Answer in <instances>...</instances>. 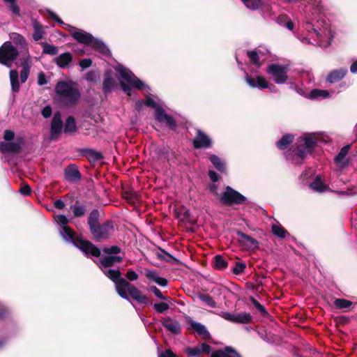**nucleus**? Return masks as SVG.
<instances>
[{"label":"nucleus","instance_id":"59","mask_svg":"<svg viewBox=\"0 0 357 357\" xmlns=\"http://www.w3.org/2000/svg\"><path fill=\"white\" fill-rule=\"evenodd\" d=\"M38 83L39 85L42 86L47 83L46 77L44 73H40L38 76Z\"/></svg>","mask_w":357,"mask_h":357},{"label":"nucleus","instance_id":"28","mask_svg":"<svg viewBox=\"0 0 357 357\" xmlns=\"http://www.w3.org/2000/svg\"><path fill=\"white\" fill-rule=\"evenodd\" d=\"M122 258L120 256H105L100 259V264L105 268L112 266L114 263L120 262Z\"/></svg>","mask_w":357,"mask_h":357},{"label":"nucleus","instance_id":"60","mask_svg":"<svg viewBox=\"0 0 357 357\" xmlns=\"http://www.w3.org/2000/svg\"><path fill=\"white\" fill-rule=\"evenodd\" d=\"M9 7L10 10L16 15H20V8L15 3V1L13 3L9 4Z\"/></svg>","mask_w":357,"mask_h":357},{"label":"nucleus","instance_id":"35","mask_svg":"<svg viewBox=\"0 0 357 357\" xmlns=\"http://www.w3.org/2000/svg\"><path fill=\"white\" fill-rule=\"evenodd\" d=\"M294 136L291 135H286L283 136L278 142L277 146L278 149L283 150L285 149L287 146L292 142Z\"/></svg>","mask_w":357,"mask_h":357},{"label":"nucleus","instance_id":"43","mask_svg":"<svg viewBox=\"0 0 357 357\" xmlns=\"http://www.w3.org/2000/svg\"><path fill=\"white\" fill-rule=\"evenodd\" d=\"M144 104L149 107H153L155 110L157 107H159L161 106L160 101H155L151 95L146 96V100L144 102Z\"/></svg>","mask_w":357,"mask_h":357},{"label":"nucleus","instance_id":"9","mask_svg":"<svg viewBox=\"0 0 357 357\" xmlns=\"http://www.w3.org/2000/svg\"><path fill=\"white\" fill-rule=\"evenodd\" d=\"M114 231V227L111 222H106L102 225L93 227L91 232L96 241H101L109 238Z\"/></svg>","mask_w":357,"mask_h":357},{"label":"nucleus","instance_id":"48","mask_svg":"<svg viewBox=\"0 0 357 357\" xmlns=\"http://www.w3.org/2000/svg\"><path fill=\"white\" fill-rule=\"evenodd\" d=\"M88 223L90 227V230L93 227H96L97 225H98L97 220V212L96 211H93L91 213L89 217Z\"/></svg>","mask_w":357,"mask_h":357},{"label":"nucleus","instance_id":"24","mask_svg":"<svg viewBox=\"0 0 357 357\" xmlns=\"http://www.w3.org/2000/svg\"><path fill=\"white\" fill-rule=\"evenodd\" d=\"M32 26L34 31L33 34V40L35 41L40 40L43 38L44 35L45 34L44 26L35 20H32Z\"/></svg>","mask_w":357,"mask_h":357},{"label":"nucleus","instance_id":"58","mask_svg":"<svg viewBox=\"0 0 357 357\" xmlns=\"http://www.w3.org/2000/svg\"><path fill=\"white\" fill-rule=\"evenodd\" d=\"M20 192L21 194L27 196L31 194V188L29 187V185H26L22 186L20 188Z\"/></svg>","mask_w":357,"mask_h":357},{"label":"nucleus","instance_id":"12","mask_svg":"<svg viewBox=\"0 0 357 357\" xmlns=\"http://www.w3.org/2000/svg\"><path fill=\"white\" fill-rule=\"evenodd\" d=\"M63 125L61 120V116L59 112H56L54 114L53 119L51 123L50 128V139L56 140L61 133Z\"/></svg>","mask_w":357,"mask_h":357},{"label":"nucleus","instance_id":"40","mask_svg":"<svg viewBox=\"0 0 357 357\" xmlns=\"http://www.w3.org/2000/svg\"><path fill=\"white\" fill-rule=\"evenodd\" d=\"M43 52L46 54L55 55L58 52L57 47L47 43H43Z\"/></svg>","mask_w":357,"mask_h":357},{"label":"nucleus","instance_id":"61","mask_svg":"<svg viewBox=\"0 0 357 357\" xmlns=\"http://www.w3.org/2000/svg\"><path fill=\"white\" fill-rule=\"evenodd\" d=\"M42 114L45 118H49L52 114V109L50 106H46L42 110Z\"/></svg>","mask_w":357,"mask_h":357},{"label":"nucleus","instance_id":"44","mask_svg":"<svg viewBox=\"0 0 357 357\" xmlns=\"http://www.w3.org/2000/svg\"><path fill=\"white\" fill-rule=\"evenodd\" d=\"M199 299L203 301L206 305L211 307H216L217 304L215 301L212 298V297L208 295H201L199 296Z\"/></svg>","mask_w":357,"mask_h":357},{"label":"nucleus","instance_id":"15","mask_svg":"<svg viewBox=\"0 0 357 357\" xmlns=\"http://www.w3.org/2000/svg\"><path fill=\"white\" fill-rule=\"evenodd\" d=\"M21 64L22 69L20 72V80L22 83H24L28 79L32 65L31 58L28 53H26L22 58Z\"/></svg>","mask_w":357,"mask_h":357},{"label":"nucleus","instance_id":"34","mask_svg":"<svg viewBox=\"0 0 357 357\" xmlns=\"http://www.w3.org/2000/svg\"><path fill=\"white\" fill-rule=\"evenodd\" d=\"M329 96V92L326 90L321 89H314L312 90L310 94L309 98L311 99H317V98H326Z\"/></svg>","mask_w":357,"mask_h":357},{"label":"nucleus","instance_id":"51","mask_svg":"<svg viewBox=\"0 0 357 357\" xmlns=\"http://www.w3.org/2000/svg\"><path fill=\"white\" fill-rule=\"evenodd\" d=\"M151 291L157 296L158 298L167 301L168 298L162 295L161 291L155 286H151L150 287Z\"/></svg>","mask_w":357,"mask_h":357},{"label":"nucleus","instance_id":"37","mask_svg":"<svg viewBox=\"0 0 357 357\" xmlns=\"http://www.w3.org/2000/svg\"><path fill=\"white\" fill-rule=\"evenodd\" d=\"M210 160L214 167L220 172H224L225 169V166L224 162L219 158L218 156L215 155H212L210 157Z\"/></svg>","mask_w":357,"mask_h":357},{"label":"nucleus","instance_id":"42","mask_svg":"<svg viewBox=\"0 0 357 357\" xmlns=\"http://www.w3.org/2000/svg\"><path fill=\"white\" fill-rule=\"evenodd\" d=\"M245 6L250 9L256 10L261 4V0H241Z\"/></svg>","mask_w":357,"mask_h":357},{"label":"nucleus","instance_id":"29","mask_svg":"<svg viewBox=\"0 0 357 357\" xmlns=\"http://www.w3.org/2000/svg\"><path fill=\"white\" fill-rule=\"evenodd\" d=\"M77 130L75 119L73 116H69L66 121L63 128V132L66 134H73Z\"/></svg>","mask_w":357,"mask_h":357},{"label":"nucleus","instance_id":"31","mask_svg":"<svg viewBox=\"0 0 357 357\" xmlns=\"http://www.w3.org/2000/svg\"><path fill=\"white\" fill-rule=\"evenodd\" d=\"M18 72L16 70H11L10 71V79L11 83V88L13 91H18L20 89V84L18 81Z\"/></svg>","mask_w":357,"mask_h":357},{"label":"nucleus","instance_id":"18","mask_svg":"<svg viewBox=\"0 0 357 357\" xmlns=\"http://www.w3.org/2000/svg\"><path fill=\"white\" fill-rule=\"evenodd\" d=\"M144 274L148 280L155 282L159 286L166 287L167 285V280L160 277L158 271L154 269H146Z\"/></svg>","mask_w":357,"mask_h":357},{"label":"nucleus","instance_id":"49","mask_svg":"<svg viewBox=\"0 0 357 357\" xmlns=\"http://www.w3.org/2000/svg\"><path fill=\"white\" fill-rule=\"evenodd\" d=\"M251 320V317L249 314H241L236 316L235 322L239 323H248Z\"/></svg>","mask_w":357,"mask_h":357},{"label":"nucleus","instance_id":"13","mask_svg":"<svg viewBox=\"0 0 357 357\" xmlns=\"http://www.w3.org/2000/svg\"><path fill=\"white\" fill-rule=\"evenodd\" d=\"M155 112V118L159 122L166 123L172 129H174L176 128L175 121L172 116L166 114L161 106L157 107Z\"/></svg>","mask_w":357,"mask_h":357},{"label":"nucleus","instance_id":"41","mask_svg":"<svg viewBox=\"0 0 357 357\" xmlns=\"http://www.w3.org/2000/svg\"><path fill=\"white\" fill-rule=\"evenodd\" d=\"M214 266L217 269H224L227 267V263L221 255H216L214 257Z\"/></svg>","mask_w":357,"mask_h":357},{"label":"nucleus","instance_id":"52","mask_svg":"<svg viewBox=\"0 0 357 357\" xmlns=\"http://www.w3.org/2000/svg\"><path fill=\"white\" fill-rule=\"evenodd\" d=\"M245 268V265L243 263H236L235 267L233 268V272L236 275L241 273Z\"/></svg>","mask_w":357,"mask_h":357},{"label":"nucleus","instance_id":"5","mask_svg":"<svg viewBox=\"0 0 357 357\" xmlns=\"http://www.w3.org/2000/svg\"><path fill=\"white\" fill-rule=\"evenodd\" d=\"M55 91L59 100L66 105L75 104L80 98L77 84L71 81L59 82L55 86Z\"/></svg>","mask_w":357,"mask_h":357},{"label":"nucleus","instance_id":"39","mask_svg":"<svg viewBox=\"0 0 357 357\" xmlns=\"http://www.w3.org/2000/svg\"><path fill=\"white\" fill-rule=\"evenodd\" d=\"M115 86V80L111 77H107L104 79L103 91L105 93L109 92L114 88Z\"/></svg>","mask_w":357,"mask_h":357},{"label":"nucleus","instance_id":"8","mask_svg":"<svg viewBox=\"0 0 357 357\" xmlns=\"http://www.w3.org/2000/svg\"><path fill=\"white\" fill-rule=\"evenodd\" d=\"M18 55V51L10 42L4 43L0 47V63L11 67Z\"/></svg>","mask_w":357,"mask_h":357},{"label":"nucleus","instance_id":"33","mask_svg":"<svg viewBox=\"0 0 357 357\" xmlns=\"http://www.w3.org/2000/svg\"><path fill=\"white\" fill-rule=\"evenodd\" d=\"M350 148L349 145H347L342 148L340 153L335 158V162L340 166L344 164V159L346 155L348 153L349 149Z\"/></svg>","mask_w":357,"mask_h":357},{"label":"nucleus","instance_id":"22","mask_svg":"<svg viewBox=\"0 0 357 357\" xmlns=\"http://www.w3.org/2000/svg\"><path fill=\"white\" fill-rule=\"evenodd\" d=\"M65 178L70 182L78 181L81 178V175L75 165H69L65 169Z\"/></svg>","mask_w":357,"mask_h":357},{"label":"nucleus","instance_id":"21","mask_svg":"<svg viewBox=\"0 0 357 357\" xmlns=\"http://www.w3.org/2000/svg\"><path fill=\"white\" fill-rule=\"evenodd\" d=\"M22 141L0 143V151L2 152H19L21 149Z\"/></svg>","mask_w":357,"mask_h":357},{"label":"nucleus","instance_id":"14","mask_svg":"<svg viewBox=\"0 0 357 357\" xmlns=\"http://www.w3.org/2000/svg\"><path fill=\"white\" fill-rule=\"evenodd\" d=\"M155 112V118L159 122L166 123L172 129H174L176 128L175 121L172 116L166 114L161 106L157 107Z\"/></svg>","mask_w":357,"mask_h":357},{"label":"nucleus","instance_id":"4","mask_svg":"<svg viewBox=\"0 0 357 357\" xmlns=\"http://www.w3.org/2000/svg\"><path fill=\"white\" fill-rule=\"evenodd\" d=\"M305 29L307 33V35L299 37V40L303 44H310L326 47L330 45L331 40L333 37L330 30L324 29L323 31L320 32L308 22L306 23Z\"/></svg>","mask_w":357,"mask_h":357},{"label":"nucleus","instance_id":"20","mask_svg":"<svg viewBox=\"0 0 357 357\" xmlns=\"http://www.w3.org/2000/svg\"><path fill=\"white\" fill-rule=\"evenodd\" d=\"M246 82L253 88L266 89L268 87V83L266 79L261 76H257L255 78H251L248 76L245 78Z\"/></svg>","mask_w":357,"mask_h":357},{"label":"nucleus","instance_id":"32","mask_svg":"<svg viewBox=\"0 0 357 357\" xmlns=\"http://www.w3.org/2000/svg\"><path fill=\"white\" fill-rule=\"evenodd\" d=\"M310 186L314 191L319 192H324L327 188L326 185L322 182L320 177H317Z\"/></svg>","mask_w":357,"mask_h":357},{"label":"nucleus","instance_id":"10","mask_svg":"<svg viewBox=\"0 0 357 357\" xmlns=\"http://www.w3.org/2000/svg\"><path fill=\"white\" fill-rule=\"evenodd\" d=\"M220 199L222 202L226 204H239L243 203L246 199L238 192L233 190L229 186H227Z\"/></svg>","mask_w":357,"mask_h":357},{"label":"nucleus","instance_id":"54","mask_svg":"<svg viewBox=\"0 0 357 357\" xmlns=\"http://www.w3.org/2000/svg\"><path fill=\"white\" fill-rule=\"evenodd\" d=\"M201 354H209L211 351V347L209 344L206 343H202L199 345Z\"/></svg>","mask_w":357,"mask_h":357},{"label":"nucleus","instance_id":"26","mask_svg":"<svg viewBox=\"0 0 357 357\" xmlns=\"http://www.w3.org/2000/svg\"><path fill=\"white\" fill-rule=\"evenodd\" d=\"M347 72V70L346 68L333 70L328 75L327 80L331 83L337 82L345 76Z\"/></svg>","mask_w":357,"mask_h":357},{"label":"nucleus","instance_id":"47","mask_svg":"<svg viewBox=\"0 0 357 357\" xmlns=\"http://www.w3.org/2000/svg\"><path fill=\"white\" fill-rule=\"evenodd\" d=\"M185 352L189 356H199L201 355L199 345L195 347H188L185 349Z\"/></svg>","mask_w":357,"mask_h":357},{"label":"nucleus","instance_id":"1","mask_svg":"<svg viewBox=\"0 0 357 357\" xmlns=\"http://www.w3.org/2000/svg\"><path fill=\"white\" fill-rule=\"evenodd\" d=\"M54 220L60 225V234L66 241L73 243L86 256L99 257L100 255V249L91 242L79 237L75 238V232L67 225L68 220L64 215H56Z\"/></svg>","mask_w":357,"mask_h":357},{"label":"nucleus","instance_id":"55","mask_svg":"<svg viewBox=\"0 0 357 357\" xmlns=\"http://www.w3.org/2000/svg\"><path fill=\"white\" fill-rule=\"evenodd\" d=\"M79 66L82 68V69H85L86 68H89L91 66L92 64V61L91 59H82L80 61H79Z\"/></svg>","mask_w":357,"mask_h":357},{"label":"nucleus","instance_id":"17","mask_svg":"<svg viewBox=\"0 0 357 357\" xmlns=\"http://www.w3.org/2000/svg\"><path fill=\"white\" fill-rule=\"evenodd\" d=\"M194 146L197 149L208 148L211 146V140L208 136L203 132L198 130L197 135L193 141Z\"/></svg>","mask_w":357,"mask_h":357},{"label":"nucleus","instance_id":"62","mask_svg":"<svg viewBox=\"0 0 357 357\" xmlns=\"http://www.w3.org/2000/svg\"><path fill=\"white\" fill-rule=\"evenodd\" d=\"M158 357H176L175 354L169 349L166 350L159 354Z\"/></svg>","mask_w":357,"mask_h":357},{"label":"nucleus","instance_id":"46","mask_svg":"<svg viewBox=\"0 0 357 357\" xmlns=\"http://www.w3.org/2000/svg\"><path fill=\"white\" fill-rule=\"evenodd\" d=\"M71 208L75 217H81L85 213V208L83 206L74 205Z\"/></svg>","mask_w":357,"mask_h":357},{"label":"nucleus","instance_id":"3","mask_svg":"<svg viewBox=\"0 0 357 357\" xmlns=\"http://www.w3.org/2000/svg\"><path fill=\"white\" fill-rule=\"evenodd\" d=\"M50 15L53 20L62 24L64 28L67 29L70 32L73 37L79 43L84 45H89L104 55L109 54V50L107 46L102 41L93 38L91 34L65 24L54 13H50Z\"/></svg>","mask_w":357,"mask_h":357},{"label":"nucleus","instance_id":"45","mask_svg":"<svg viewBox=\"0 0 357 357\" xmlns=\"http://www.w3.org/2000/svg\"><path fill=\"white\" fill-rule=\"evenodd\" d=\"M247 54L252 63H253L257 66H260L261 64L259 62V55L257 52L250 51L248 52Z\"/></svg>","mask_w":357,"mask_h":357},{"label":"nucleus","instance_id":"27","mask_svg":"<svg viewBox=\"0 0 357 357\" xmlns=\"http://www.w3.org/2000/svg\"><path fill=\"white\" fill-rule=\"evenodd\" d=\"M163 326L174 334H178L181 333L180 324L176 321L171 319H167L163 322Z\"/></svg>","mask_w":357,"mask_h":357},{"label":"nucleus","instance_id":"11","mask_svg":"<svg viewBox=\"0 0 357 357\" xmlns=\"http://www.w3.org/2000/svg\"><path fill=\"white\" fill-rule=\"evenodd\" d=\"M268 73L273 76L275 82L278 84H283L287 79V66L271 64L268 68Z\"/></svg>","mask_w":357,"mask_h":357},{"label":"nucleus","instance_id":"50","mask_svg":"<svg viewBox=\"0 0 357 357\" xmlns=\"http://www.w3.org/2000/svg\"><path fill=\"white\" fill-rule=\"evenodd\" d=\"M154 309L159 313H162L169 309V305L166 303H155L153 305Z\"/></svg>","mask_w":357,"mask_h":357},{"label":"nucleus","instance_id":"25","mask_svg":"<svg viewBox=\"0 0 357 357\" xmlns=\"http://www.w3.org/2000/svg\"><path fill=\"white\" fill-rule=\"evenodd\" d=\"M72 55L69 52H66L56 57L54 61L57 66L60 68H64L68 66V64L72 61Z\"/></svg>","mask_w":357,"mask_h":357},{"label":"nucleus","instance_id":"64","mask_svg":"<svg viewBox=\"0 0 357 357\" xmlns=\"http://www.w3.org/2000/svg\"><path fill=\"white\" fill-rule=\"evenodd\" d=\"M208 176L213 181L215 182L218 180V175L216 172H215L213 170H210L208 172Z\"/></svg>","mask_w":357,"mask_h":357},{"label":"nucleus","instance_id":"19","mask_svg":"<svg viewBox=\"0 0 357 357\" xmlns=\"http://www.w3.org/2000/svg\"><path fill=\"white\" fill-rule=\"evenodd\" d=\"M188 324L192 329L195 331L197 333L201 335L204 339L206 340L211 337L209 332L203 324L197 322L190 318L188 319Z\"/></svg>","mask_w":357,"mask_h":357},{"label":"nucleus","instance_id":"2","mask_svg":"<svg viewBox=\"0 0 357 357\" xmlns=\"http://www.w3.org/2000/svg\"><path fill=\"white\" fill-rule=\"evenodd\" d=\"M104 272L105 274L115 283L116 290L121 298L129 301V294L132 299L137 302L143 304L147 303L146 297L134 285L129 283L126 279L121 278V273L119 270L109 269Z\"/></svg>","mask_w":357,"mask_h":357},{"label":"nucleus","instance_id":"57","mask_svg":"<svg viewBox=\"0 0 357 357\" xmlns=\"http://www.w3.org/2000/svg\"><path fill=\"white\" fill-rule=\"evenodd\" d=\"M14 135L15 134L12 130H6L4 131L3 138L6 141H10L13 139Z\"/></svg>","mask_w":357,"mask_h":357},{"label":"nucleus","instance_id":"63","mask_svg":"<svg viewBox=\"0 0 357 357\" xmlns=\"http://www.w3.org/2000/svg\"><path fill=\"white\" fill-rule=\"evenodd\" d=\"M222 317L224 319H227L228 321H231L235 322L236 316L232 314H231V313H229V312L223 313Z\"/></svg>","mask_w":357,"mask_h":357},{"label":"nucleus","instance_id":"53","mask_svg":"<svg viewBox=\"0 0 357 357\" xmlns=\"http://www.w3.org/2000/svg\"><path fill=\"white\" fill-rule=\"evenodd\" d=\"M103 251L107 254H117L120 252L121 250L118 246L114 245L110 248H103Z\"/></svg>","mask_w":357,"mask_h":357},{"label":"nucleus","instance_id":"56","mask_svg":"<svg viewBox=\"0 0 357 357\" xmlns=\"http://www.w3.org/2000/svg\"><path fill=\"white\" fill-rule=\"evenodd\" d=\"M126 278L130 281H135L138 279V275L133 271H128L126 275Z\"/></svg>","mask_w":357,"mask_h":357},{"label":"nucleus","instance_id":"36","mask_svg":"<svg viewBox=\"0 0 357 357\" xmlns=\"http://www.w3.org/2000/svg\"><path fill=\"white\" fill-rule=\"evenodd\" d=\"M353 303L344 298H336L334 301V305L337 309H347L352 305Z\"/></svg>","mask_w":357,"mask_h":357},{"label":"nucleus","instance_id":"38","mask_svg":"<svg viewBox=\"0 0 357 357\" xmlns=\"http://www.w3.org/2000/svg\"><path fill=\"white\" fill-rule=\"evenodd\" d=\"M272 231L275 236L282 238L288 234L287 231L280 225L277 224L272 225Z\"/></svg>","mask_w":357,"mask_h":357},{"label":"nucleus","instance_id":"6","mask_svg":"<svg viewBox=\"0 0 357 357\" xmlns=\"http://www.w3.org/2000/svg\"><path fill=\"white\" fill-rule=\"evenodd\" d=\"M116 70L120 75L119 80L121 86L128 96H130L132 87H135L142 91L145 89L149 90V87L136 77L129 69L121 65H118L116 67Z\"/></svg>","mask_w":357,"mask_h":357},{"label":"nucleus","instance_id":"7","mask_svg":"<svg viewBox=\"0 0 357 357\" xmlns=\"http://www.w3.org/2000/svg\"><path fill=\"white\" fill-rule=\"evenodd\" d=\"M319 142L317 134H307L298 139L297 149L293 151L292 160L296 164H301L305 156L310 153L313 146Z\"/></svg>","mask_w":357,"mask_h":357},{"label":"nucleus","instance_id":"16","mask_svg":"<svg viewBox=\"0 0 357 357\" xmlns=\"http://www.w3.org/2000/svg\"><path fill=\"white\" fill-rule=\"evenodd\" d=\"M238 240L245 249H255L257 247V241L251 236L243 232H238Z\"/></svg>","mask_w":357,"mask_h":357},{"label":"nucleus","instance_id":"30","mask_svg":"<svg viewBox=\"0 0 357 357\" xmlns=\"http://www.w3.org/2000/svg\"><path fill=\"white\" fill-rule=\"evenodd\" d=\"M10 38L14 43L27 50V43L22 36L17 33H13Z\"/></svg>","mask_w":357,"mask_h":357},{"label":"nucleus","instance_id":"23","mask_svg":"<svg viewBox=\"0 0 357 357\" xmlns=\"http://www.w3.org/2000/svg\"><path fill=\"white\" fill-rule=\"evenodd\" d=\"M211 357H241L231 347H227L224 350H218L212 353Z\"/></svg>","mask_w":357,"mask_h":357}]
</instances>
